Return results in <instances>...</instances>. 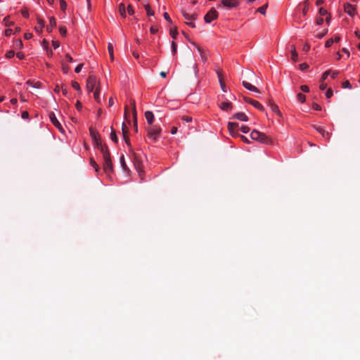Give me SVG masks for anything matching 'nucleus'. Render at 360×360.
<instances>
[{
    "label": "nucleus",
    "instance_id": "aec40b11",
    "mask_svg": "<svg viewBox=\"0 0 360 360\" xmlns=\"http://www.w3.org/2000/svg\"><path fill=\"white\" fill-rule=\"evenodd\" d=\"M145 117L149 124L152 126L154 121V115L151 111H146L145 112Z\"/></svg>",
    "mask_w": 360,
    "mask_h": 360
},
{
    "label": "nucleus",
    "instance_id": "864d4df0",
    "mask_svg": "<svg viewBox=\"0 0 360 360\" xmlns=\"http://www.w3.org/2000/svg\"><path fill=\"white\" fill-rule=\"evenodd\" d=\"M127 12L129 15H133L134 13V10L131 4H129L127 6Z\"/></svg>",
    "mask_w": 360,
    "mask_h": 360
},
{
    "label": "nucleus",
    "instance_id": "4468645a",
    "mask_svg": "<svg viewBox=\"0 0 360 360\" xmlns=\"http://www.w3.org/2000/svg\"><path fill=\"white\" fill-rule=\"evenodd\" d=\"M232 118L244 122L248 121V117L244 112H237L233 115Z\"/></svg>",
    "mask_w": 360,
    "mask_h": 360
},
{
    "label": "nucleus",
    "instance_id": "0eeeda50",
    "mask_svg": "<svg viewBox=\"0 0 360 360\" xmlns=\"http://www.w3.org/2000/svg\"><path fill=\"white\" fill-rule=\"evenodd\" d=\"M239 129V124L237 122H229L228 129L232 136H236L238 135L237 130Z\"/></svg>",
    "mask_w": 360,
    "mask_h": 360
},
{
    "label": "nucleus",
    "instance_id": "052dcab7",
    "mask_svg": "<svg viewBox=\"0 0 360 360\" xmlns=\"http://www.w3.org/2000/svg\"><path fill=\"white\" fill-rule=\"evenodd\" d=\"M163 17L164 18L169 22H172V19L171 18L169 17V14L167 13H163Z\"/></svg>",
    "mask_w": 360,
    "mask_h": 360
},
{
    "label": "nucleus",
    "instance_id": "f3484780",
    "mask_svg": "<svg viewBox=\"0 0 360 360\" xmlns=\"http://www.w3.org/2000/svg\"><path fill=\"white\" fill-rule=\"evenodd\" d=\"M37 22H38V27H34V30L37 32H42V30L44 27V25H45V22L44 21L43 19H41L40 17L37 16Z\"/></svg>",
    "mask_w": 360,
    "mask_h": 360
},
{
    "label": "nucleus",
    "instance_id": "4be33fe9",
    "mask_svg": "<svg viewBox=\"0 0 360 360\" xmlns=\"http://www.w3.org/2000/svg\"><path fill=\"white\" fill-rule=\"evenodd\" d=\"M100 91H101V84H100V83H98V85L96 87V90L94 94V99L96 100V101L98 103H101V98L99 96Z\"/></svg>",
    "mask_w": 360,
    "mask_h": 360
},
{
    "label": "nucleus",
    "instance_id": "dca6fc26",
    "mask_svg": "<svg viewBox=\"0 0 360 360\" xmlns=\"http://www.w3.org/2000/svg\"><path fill=\"white\" fill-rule=\"evenodd\" d=\"M345 11L349 15L352 16L354 15L355 8L352 4L347 3L345 4Z\"/></svg>",
    "mask_w": 360,
    "mask_h": 360
},
{
    "label": "nucleus",
    "instance_id": "a19ab883",
    "mask_svg": "<svg viewBox=\"0 0 360 360\" xmlns=\"http://www.w3.org/2000/svg\"><path fill=\"white\" fill-rule=\"evenodd\" d=\"M330 74V70H327L325 72H323V74L322 75L321 79V82H323L325 79H326V78L328 77V76Z\"/></svg>",
    "mask_w": 360,
    "mask_h": 360
},
{
    "label": "nucleus",
    "instance_id": "69168bd1",
    "mask_svg": "<svg viewBox=\"0 0 360 360\" xmlns=\"http://www.w3.org/2000/svg\"><path fill=\"white\" fill-rule=\"evenodd\" d=\"M82 67H83V64H82H82L78 65L75 68V72H77V73L80 72V71H81V70H82Z\"/></svg>",
    "mask_w": 360,
    "mask_h": 360
},
{
    "label": "nucleus",
    "instance_id": "7ed1b4c3",
    "mask_svg": "<svg viewBox=\"0 0 360 360\" xmlns=\"http://www.w3.org/2000/svg\"><path fill=\"white\" fill-rule=\"evenodd\" d=\"M132 157L134 167L139 173V175L141 177L143 173L142 162L136 153H132Z\"/></svg>",
    "mask_w": 360,
    "mask_h": 360
},
{
    "label": "nucleus",
    "instance_id": "6e6d98bb",
    "mask_svg": "<svg viewBox=\"0 0 360 360\" xmlns=\"http://www.w3.org/2000/svg\"><path fill=\"white\" fill-rule=\"evenodd\" d=\"M319 13L321 15H326L328 14V12L327 11L323 8H320L319 10Z\"/></svg>",
    "mask_w": 360,
    "mask_h": 360
},
{
    "label": "nucleus",
    "instance_id": "c03bdc74",
    "mask_svg": "<svg viewBox=\"0 0 360 360\" xmlns=\"http://www.w3.org/2000/svg\"><path fill=\"white\" fill-rule=\"evenodd\" d=\"M60 8L64 11L67 8V4L64 0H60Z\"/></svg>",
    "mask_w": 360,
    "mask_h": 360
},
{
    "label": "nucleus",
    "instance_id": "8fccbe9b",
    "mask_svg": "<svg viewBox=\"0 0 360 360\" xmlns=\"http://www.w3.org/2000/svg\"><path fill=\"white\" fill-rule=\"evenodd\" d=\"M62 69H63V72L66 74V73L68 72L70 68H69V66L68 65H66L65 63H63L62 64Z\"/></svg>",
    "mask_w": 360,
    "mask_h": 360
},
{
    "label": "nucleus",
    "instance_id": "49530a36",
    "mask_svg": "<svg viewBox=\"0 0 360 360\" xmlns=\"http://www.w3.org/2000/svg\"><path fill=\"white\" fill-rule=\"evenodd\" d=\"M59 32L61 35L65 36L67 34V30L65 27H60Z\"/></svg>",
    "mask_w": 360,
    "mask_h": 360
},
{
    "label": "nucleus",
    "instance_id": "a211bd4d",
    "mask_svg": "<svg viewBox=\"0 0 360 360\" xmlns=\"http://www.w3.org/2000/svg\"><path fill=\"white\" fill-rule=\"evenodd\" d=\"M243 86L245 89L250 90V91H255V92H257V93H259V90L257 87H255V86L252 85L251 84H250L248 82L243 81Z\"/></svg>",
    "mask_w": 360,
    "mask_h": 360
},
{
    "label": "nucleus",
    "instance_id": "338daca9",
    "mask_svg": "<svg viewBox=\"0 0 360 360\" xmlns=\"http://www.w3.org/2000/svg\"><path fill=\"white\" fill-rule=\"evenodd\" d=\"M52 45L55 49H58L60 46V42L58 41H53Z\"/></svg>",
    "mask_w": 360,
    "mask_h": 360
},
{
    "label": "nucleus",
    "instance_id": "473e14b6",
    "mask_svg": "<svg viewBox=\"0 0 360 360\" xmlns=\"http://www.w3.org/2000/svg\"><path fill=\"white\" fill-rule=\"evenodd\" d=\"M120 163H121V165H122V167L123 168V169H124L126 171L129 170V168L127 167V166L125 163L124 155H122V157L120 158Z\"/></svg>",
    "mask_w": 360,
    "mask_h": 360
},
{
    "label": "nucleus",
    "instance_id": "c85d7f7f",
    "mask_svg": "<svg viewBox=\"0 0 360 360\" xmlns=\"http://www.w3.org/2000/svg\"><path fill=\"white\" fill-rule=\"evenodd\" d=\"M110 139L115 143H117L118 141L115 130L112 127H111Z\"/></svg>",
    "mask_w": 360,
    "mask_h": 360
},
{
    "label": "nucleus",
    "instance_id": "37998d69",
    "mask_svg": "<svg viewBox=\"0 0 360 360\" xmlns=\"http://www.w3.org/2000/svg\"><path fill=\"white\" fill-rule=\"evenodd\" d=\"M91 165L95 169V170L96 172L98 171V169H99L98 165L93 159H91Z\"/></svg>",
    "mask_w": 360,
    "mask_h": 360
},
{
    "label": "nucleus",
    "instance_id": "603ef678",
    "mask_svg": "<svg viewBox=\"0 0 360 360\" xmlns=\"http://www.w3.org/2000/svg\"><path fill=\"white\" fill-rule=\"evenodd\" d=\"M15 56V52L13 51H9L6 53V57L7 58H11Z\"/></svg>",
    "mask_w": 360,
    "mask_h": 360
},
{
    "label": "nucleus",
    "instance_id": "423d86ee",
    "mask_svg": "<svg viewBox=\"0 0 360 360\" xmlns=\"http://www.w3.org/2000/svg\"><path fill=\"white\" fill-rule=\"evenodd\" d=\"M103 158V169L106 173H110L112 172V164L110 159V155Z\"/></svg>",
    "mask_w": 360,
    "mask_h": 360
},
{
    "label": "nucleus",
    "instance_id": "09e8293b",
    "mask_svg": "<svg viewBox=\"0 0 360 360\" xmlns=\"http://www.w3.org/2000/svg\"><path fill=\"white\" fill-rule=\"evenodd\" d=\"M333 94V92L332 91L331 89H328V90L326 91V96L327 98H330L332 97Z\"/></svg>",
    "mask_w": 360,
    "mask_h": 360
},
{
    "label": "nucleus",
    "instance_id": "6e6552de",
    "mask_svg": "<svg viewBox=\"0 0 360 360\" xmlns=\"http://www.w3.org/2000/svg\"><path fill=\"white\" fill-rule=\"evenodd\" d=\"M89 132H90V136H91L95 146H97L98 144L101 143L100 135L92 127L89 128Z\"/></svg>",
    "mask_w": 360,
    "mask_h": 360
},
{
    "label": "nucleus",
    "instance_id": "f8f14e48",
    "mask_svg": "<svg viewBox=\"0 0 360 360\" xmlns=\"http://www.w3.org/2000/svg\"><path fill=\"white\" fill-rule=\"evenodd\" d=\"M221 4L228 8H234L238 5V0H222Z\"/></svg>",
    "mask_w": 360,
    "mask_h": 360
},
{
    "label": "nucleus",
    "instance_id": "20e7f679",
    "mask_svg": "<svg viewBox=\"0 0 360 360\" xmlns=\"http://www.w3.org/2000/svg\"><path fill=\"white\" fill-rule=\"evenodd\" d=\"M97 85L96 77L94 75H90L86 80V89L88 92H92Z\"/></svg>",
    "mask_w": 360,
    "mask_h": 360
},
{
    "label": "nucleus",
    "instance_id": "bf43d9fd",
    "mask_svg": "<svg viewBox=\"0 0 360 360\" xmlns=\"http://www.w3.org/2000/svg\"><path fill=\"white\" fill-rule=\"evenodd\" d=\"M240 130H241L243 133L246 134V133H248V132L250 131V128H249L248 126H245V125H243V126H242V127H240Z\"/></svg>",
    "mask_w": 360,
    "mask_h": 360
},
{
    "label": "nucleus",
    "instance_id": "6ab92c4d",
    "mask_svg": "<svg viewBox=\"0 0 360 360\" xmlns=\"http://www.w3.org/2000/svg\"><path fill=\"white\" fill-rule=\"evenodd\" d=\"M219 107L222 110H224V111H229L233 108V105H232L231 103L228 102V101L222 102L220 104Z\"/></svg>",
    "mask_w": 360,
    "mask_h": 360
},
{
    "label": "nucleus",
    "instance_id": "9b49d317",
    "mask_svg": "<svg viewBox=\"0 0 360 360\" xmlns=\"http://www.w3.org/2000/svg\"><path fill=\"white\" fill-rule=\"evenodd\" d=\"M96 146L103 154V158L105 157V155L108 156L110 155L107 146L105 144H103L102 142Z\"/></svg>",
    "mask_w": 360,
    "mask_h": 360
},
{
    "label": "nucleus",
    "instance_id": "39448f33",
    "mask_svg": "<svg viewBox=\"0 0 360 360\" xmlns=\"http://www.w3.org/2000/svg\"><path fill=\"white\" fill-rule=\"evenodd\" d=\"M218 18V13L214 8H211L205 15L204 20L205 22L210 23L213 20Z\"/></svg>",
    "mask_w": 360,
    "mask_h": 360
},
{
    "label": "nucleus",
    "instance_id": "5701e85b",
    "mask_svg": "<svg viewBox=\"0 0 360 360\" xmlns=\"http://www.w3.org/2000/svg\"><path fill=\"white\" fill-rule=\"evenodd\" d=\"M217 75L219 78V81L221 87V89L224 92L226 91L225 84L223 81L222 75L220 70L217 71Z\"/></svg>",
    "mask_w": 360,
    "mask_h": 360
},
{
    "label": "nucleus",
    "instance_id": "bb28decb",
    "mask_svg": "<svg viewBox=\"0 0 360 360\" xmlns=\"http://www.w3.org/2000/svg\"><path fill=\"white\" fill-rule=\"evenodd\" d=\"M133 127L136 132L138 131V125H137V113L136 110H134V115H133Z\"/></svg>",
    "mask_w": 360,
    "mask_h": 360
},
{
    "label": "nucleus",
    "instance_id": "13d9d810",
    "mask_svg": "<svg viewBox=\"0 0 360 360\" xmlns=\"http://www.w3.org/2000/svg\"><path fill=\"white\" fill-rule=\"evenodd\" d=\"M300 89L303 91V92H305V93H307L309 91V88L308 86L307 85H302L300 86Z\"/></svg>",
    "mask_w": 360,
    "mask_h": 360
},
{
    "label": "nucleus",
    "instance_id": "ddd939ff",
    "mask_svg": "<svg viewBox=\"0 0 360 360\" xmlns=\"http://www.w3.org/2000/svg\"><path fill=\"white\" fill-rule=\"evenodd\" d=\"M192 44L196 48V49L198 51L200 55V57H201V59L202 60V62H206L207 60V58L206 56V54H205V51L200 46H198V44H196L195 43L193 42Z\"/></svg>",
    "mask_w": 360,
    "mask_h": 360
},
{
    "label": "nucleus",
    "instance_id": "7c9ffc66",
    "mask_svg": "<svg viewBox=\"0 0 360 360\" xmlns=\"http://www.w3.org/2000/svg\"><path fill=\"white\" fill-rule=\"evenodd\" d=\"M14 47H15V49H22V47H23L22 41L20 39H17V40L15 41Z\"/></svg>",
    "mask_w": 360,
    "mask_h": 360
},
{
    "label": "nucleus",
    "instance_id": "4d7b16f0",
    "mask_svg": "<svg viewBox=\"0 0 360 360\" xmlns=\"http://www.w3.org/2000/svg\"><path fill=\"white\" fill-rule=\"evenodd\" d=\"M21 13L22 15L25 17V18H28L29 17V12H28V10L27 8H23L22 11H21Z\"/></svg>",
    "mask_w": 360,
    "mask_h": 360
},
{
    "label": "nucleus",
    "instance_id": "79ce46f5",
    "mask_svg": "<svg viewBox=\"0 0 360 360\" xmlns=\"http://www.w3.org/2000/svg\"><path fill=\"white\" fill-rule=\"evenodd\" d=\"M325 139L328 140L330 139V134L326 131L325 129L321 134Z\"/></svg>",
    "mask_w": 360,
    "mask_h": 360
},
{
    "label": "nucleus",
    "instance_id": "e2e57ef3",
    "mask_svg": "<svg viewBox=\"0 0 360 360\" xmlns=\"http://www.w3.org/2000/svg\"><path fill=\"white\" fill-rule=\"evenodd\" d=\"M312 108L315 110H321V107L319 104H317L316 103H313Z\"/></svg>",
    "mask_w": 360,
    "mask_h": 360
},
{
    "label": "nucleus",
    "instance_id": "b1692460",
    "mask_svg": "<svg viewBox=\"0 0 360 360\" xmlns=\"http://www.w3.org/2000/svg\"><path fill=\"white\" fill-rule=\"evenodd\" d=\"M291 58L294 62H296L298 59V54L294 45L291 46Z\"/></svg>",
    "mask_w": 360,
    "mask_h": 360
},
{
    "label": "nucleus",
    "instance_id": "4c0bfd02",
    "mask_svg": "<svg viewBox=\"0 0 360 360\" xmlns=\"http://www.w3.org/2000/svg\"><path fill=\"white\" fill-rule=\"evenodd\" d=\"M266 8H267V4L266 5H264L261 7H259L258 9H257V11L259 12L260 13L264 15L266 13Z\"/></svg>",
    "mask_w": 360,
    "mask_h": 360
},
{
    "label": "nucleus",
    "instance_id": "0e129e2a",
    "mask_svg": "<svg viewBox=\"0 0 360 360\" xmlns=\"http://www.w3.org/2000/svg\"><path fill=\"white\" fill-rule=\"evenodd\" d=\"M308 68H309V65L307 63H301L300 65V68L302 70H304L307 69Z\"/></svg>",
    "mask_w": 360,
    "mask_h": 360
},
{
    "label": "nucleus",
    "instance_id": "393cba45",
    "mask_svg": "<svg viewBox=\"0 0 360 360\" xmlns=\"http://www.w3.org/2000/svg\"><path fill=\"white\" fill-rule=\"evenodd\" d=\"M119 13L120 15L123 18H126V8L124 3L120 4L119 6Z\"/></svg>",
    "mask_w": 360,
    "mask_h": 360
},
{
    "label": "nucleus",
    "instance_id": "3c124183",
    "mask_svg": "<svg viewBox=\"0 0 360 360\" xmlns=\"http://www.w3.org/2000/svg\"><path fill=\"white\" fill-rule=\"evenodd\" d=\"M181 120L186 122H190L192 121V117L190 116L184 115L181 117Z\"/></svg>",
    "mask_w": 360,
    "mask_h": 360
},
{
    "label": "nucleus",
    "instance_id": "e433bc0d",
    "mask_svg": "<svg viewBox=\"0 0 360 360\" xmlns=\"http://www.w3.org/2000/svg\"><path fill=\"white\" fill-rule=\"evenodd\" d=\"M304 5V7L302 10V13L303 15H306L307 13V10H308V6H309V1L308 0H305L304 2H303Z\"/></svg>",
    "mask_w": 360,
    "mask_h": 360
},
{
    "label": "nucleus",
    "instance_id": "412c9836",
    "mask_svg": "<svg viewBox=\"0 0 360 360\" xmlns=\"http://www.w3.org/2000/svg\"><path fill=\"white\" fill-rule=\"evenodd\" d=\"M56 26V20L54 17H51L49 19V25L47 26L46 30L49 32H51L53 29Z\"/></svg>",
    "mask_w": 360,
    "mask_h": 360
},
{
    "label": "nucleus",
    "instance_id": "2eb2a0df",
    "mask_svg": "<svg viewBox=\"0 0 360 360\" xmlns=\"http://www.w3.org/2000/svg\"><path fill=\"white\" fill-rule=\"evenodd\" d=\"M122 130L123 138H124V141H125L126 143L127 144V146H128L129 147H130V148H131V143H130V141H129V137H128V136H127V133H128V131H127V129H126V126H125V124H124V123H123V124H122Z\"/></svg>",
    "mask_w": 360,
    "mask_h": 360
},
{
    "label": "nucleus",
    "instance_id": "2f4dec72",
    "mask_svg": "<svg viewBox=\"0 0 360 360\" xmlns=\"http://www.w3.org/2000/svg\"><path fill=\"white\" fill-rule=\"evenodd\" d=\"M27 84L32 85L34 88H40V86H41V82H33L31 80H28L27 82Z\"/></svg>",
    "mask_w": 360,
    "mask_h": 360
},
{
    "label": "nucleus",
    "instance_id": "9d476101",
    "mask_svg": "<svg viewBox=\"0 0 360 360\" xmlns=\"http://www.w3.org/2000/svg\"><path fill=\"white\" fill-rule=\"evenodd\" d=\"M244 101L246 102V103H248L251 105H252L255 108H256L257 109L261 110V111H264V107L262 106V104H260L258 101H255L253 99H251L248 97H244Z\"/></svg>",
    "mask_w": 360,
    "mask_h": 360
},
{
    "label": "nucleus",
    "instance_id": "f03ea898",
    "mask_svg": "<svg viewBox=\"0 0 360 360\" xmlns=\"http://www.w3.org/2000/svg\"><path fill=\"white\" fill-rule=\"evenodd\" d=\"M148 138L156 141L161 133L162 129L158 125H152L146 129Z\"/></svg>",
    "mask_w": 360,
    "mask_h": 360
},
{
    "label": "nucleus",
    "instance_id": "f257e3e1",
    "mask_svg": "<svg viewBox=\"0 0 360 360\" xmlns=\"http://www.w3.org/2000/svg\"><path fill=\"white\" fill-rule=\"evenodd\" d=\"M250 137L252 140L257 141L262 143L268 145L272 143V140L270 137L267 136L265 134L255 129L251 132Z\"/></svg>",
    "mask_w": 360,
    "mask_h": 360
},
{
    "label": "nucleus",
    "instance_id": "ea45409f",
    "mask_svg": "<svg viewBox=\"0 0 360 360\" xmlns=\"http://www.w3.org/2000/svg\"><path fill=\"white\" fill-rule=\"evenodd\" d=\"M72 87L76 89L77 91L81 92V89L79 84L77 82H72Z\"/></svg>",
    "mask_w": 360,
    "mask_h": 360
},
{
    "label": "nucleus",
    "instance_id": "774afa93",
    "mask_svg": "<svg viewBox=\"0 0 360 360\" xmlns=\"http://www.w3.org/2000/svg\"><path fill=\"white\" fill-rule=\"evenodd\" d=\"M21 117L22 119H27L29 117V113L27 111H23L22 112Z\"/></svg>",
    "mask_w": 360,
    "mask_h": 360
},
{
    "label": "nucleus",
    "instance_id": "58836bf2",
    "mask_svg": "<svg viewBox=\"0 0 360 360\" xmlns=\"http://www.w3.org/2000/svg\"><path fill=\"white\" fill-rule=\"evenodd\" d=\"M171 48H172V53L174 55L176 54V53L177 51V45L174 41H172Z\"/></svg>",
    "mask_w": 360,
    "mask_h": 360
},
{
    "label": "nucleus",
    "instance_id": "c9c22d12",
    "mask_svg": "<svg viewBox=\"0 0 360 360\" xmlns=\"http://www.w3.org/2000/svg\"><path fill=\"white\" fill-rule=\"evenodd\" d=\"M297 97L298 101H300L301 103L305 102L306 97L303 94H302V93L297 94Z\"/></svg>",
    "mask_w": 360,
    "mask_h": 360
},
{
    "label": "nucleus",
    "instance_id": "cd10ccee",
    "mask_svg": "<svg viewBox=\"0 0 360 360\" xmlns=\"http://www.w3.org/2000/svg\"><path fill=\"white\" fill-rule=\"evenodd\" d=\"M270 108L273 112L276 113L278 115L281 116V112L279 110V108L276 104L271 103V106Z\"/></svg>",
    "mask_w": 360,
    "mask_h": 360
},
{
    "label": "nucleus",
    "instance_id": "680f3d73",
    "mask_svg": "<svg viewBox=\"0 0 360 360\" xmlns=\"http://www.w3.org/2000/svg\"><path fill=\"white\" fill-rule=\"evenodd\" d=\"M238 136H239L240 138V139L245 142V143H250V141L248 139L247 137H245V136H243V135H238Z\"/></svg>",
    "mask_w": 360,
    "mask_h": 360
},
{
    "label": "nucleus",
    "instance_id": "c756f323",
    "mask_svg": "<svg viewBox=\"0 0 360 360\" xmlns=\"http://www.w3.org/2000/svg\"><path fill=\"white\" fill-rule=\"evenodd\" d=\"M108 51L109 52L110 58L112 60H114V56H113V46L111 43H109L108 45Z\"/></svg>",
    "mask_w": 360,
    "mask_h": 360
},
{
    "label": "nucleus",
    "instance_id": "f704fd0d",
    "mask_svg": "<svg viewBox=\"0 0 360 360\" xmlns=\"http://www.w3.org/2000/svg\"><path fill=\"white\" fill-rule=\"evenodd\" d=\"M145 9L146 11V13H147V15H154V12L150 9V6L149 4H146L145 6Z\"/></svg>",
    "mask_w": 360,
    "mask_h": 360
},
{
    "label": "nucleus",
    "instance_id": "5fc2aeb1",
    "mask_svg": "<svg viewBox=\"0 0 360 360\" xmlns=\"http://www.w3.org/2000/svg\"><path fill=\"white\" fill-rule=\"evenodd\" d=\"M8 18H9V16H6L4 19V21L5 22L6 26H11V25H13V22H9Z\"/></svg>",
    "mask_w": 360,
    "mask_h": 360
},
{
    "label": "nucleus",
    "instance_id": "de8ad7c7",
    "mask_svg": "<svg viewBox=\"0 0 360 360\" xmlns=\"http://www.w3.org/2000/svg\"><path fill=\"white\" fill-rule=\"evenodd\" d=\"M333 43L334 40L333 39H329L326 41L325 46L326 47L328 48L331 46Z\"/></svg>",
    "mask_w": 360,
    "mask_h": 360
},
{
    "label": "nucleus",
    "instance_id": "a18cd8bd",
    "mask_svg": "<svg viewBox=\"0 0 360 360\" xmlns=\"http://www.w3.org/2000/svg\"><path fill=\"white\" fill-rule=\"evenodd\" d=\"M342 87L345 88H345L351 89L352 88V85H351L350 82L348 80H346V81H345L342 83Z\"/></svg>",
    "mask_w": 360,
    "mask_h": 360
},
{
    "label": "nucleus",
    "instance_id": "a878e982",
    "mask_svg": "<svg viewBox=\"0 0 360 360\" xmlns=\"http://www.w3.org/2000/svg\"><path fill=\"white\" fill-rule=\"evenodd\" d=\"M182 14H183L184 17L185 18V19H186L187 20H195L197 18L196 14L190 15L185 11H183Z\"/></svg>",
    "mask_w": 360,
    "mask_h": 360
},
{
    "label": "nucleus",
    "instance_id": "72a5a7b5",
    "mask_svg": "<svg viewBox=\"0 0 360 360\" xmlns=\"http://www.w3.org/2000/svg\"><path fill=\"white\" fill-rule=\"evenodd\" d=\"M178 34L177 28L175 27L174 29L170 30V35L173 39H176Z\"/></svg>",
    "mask_w": 360,
    "mask_h": 360
},
{
    "label": "nucleus",
    "instance_id": "1a4fd4ad",
    "mask_svg": "<svg viewBox=\"0 0 360 360\" xmlns=\"http://www.w3.org/2000/svg\"><path fill=\"white\" fill-rule=\"evenodd\" d=\"M49 118L52 124L57 127L60 131H63V128L59 121L57 120L55 114L51 112L49 113Z\"/></svg>",
    "mask_w": 360,
    "mask_h": 360
}]
</instances>
